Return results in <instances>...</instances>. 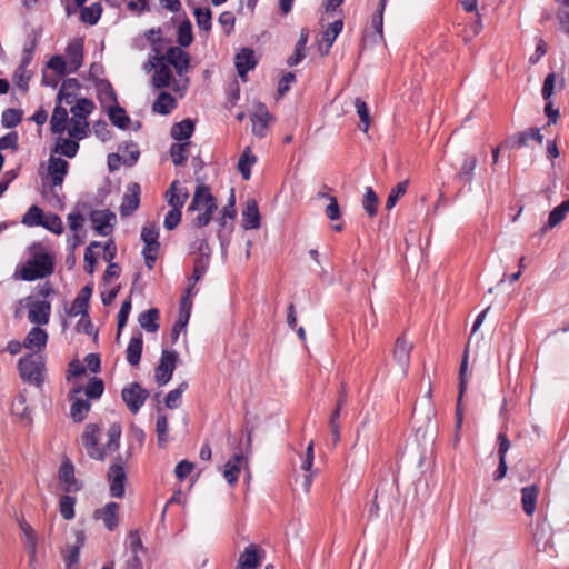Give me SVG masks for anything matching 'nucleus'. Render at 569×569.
Here are the masks:
<instances>
[{
  "label": "nucleus",
  "instance_id": "f257e3e1",
  "mask_svg": "<svg viewBox=\"0 0 569 569\" xmlns=\"http://www.w3.org/2000/svg\"><path fill=\"white\" fill-rule=\"evenodd\" d=\"M99 432L98 425L89 423L81 435L82 447L87 455L94 460H103L108 453H112L119 448L122 429L119 422H113L108 429V441L103 447L98 445Z\"/></svg>",
  "mask_w": 569,
  "mask_h": 569
},
{
  "label": "nucleus",
  "instance_id": "f03ea898",
  "mask_svg": "<svg viewBox=\"0 0 569 569\" xmlns=\"http://www.w3.org/2000/svg\"><path fill=\"white\" fill-rule=\"evenodd\" d=\"M19 376L36 387H41L44 381V359L42 356L30 353L18 361Z\"/></svg>",
  "mask_w": 569,
  "mask_h": 569
},
{
  "label": "nucleus",
  "instance_id": "7ed1b4c3",
  "mask_svg": "<svg viewBox=\"0 0 569 569\" xmlns=\"http://www.w3.org/2000/svg\"><path fill=\"white\" fill-rule=\"evenodd\" d=\"M53 271V260L47 252H38L29 259L20 270L21 279L26 281H33L37 279L46 278Z\"/></svg>",
  "mask_w": 569,
  "mask_h": 569
},
{
  "label": "nucleus",
  "instance_id": "20e7f679",
  "mask_svg": "<svg viewBox=\"0 0 569 569\" xmlns=\"http://www.w3.org/2000/svg\"><path fill=\"white\" fill-rule=\"evenodd\" d=\"M141 240L144 243L142 256L146 266L152 269L160 249L159 228L154 223H147L141 230Z\"/></svg>",
  "mask_w": 569,
  "mask_h": 569
},
{
  "label": "nucleus",
  "instance_id": "39448f33",
  "mask_svg": "<svg viewBox=\"0 0 569 569\" xmlns=\"http://www.w3.org/2000/svg\"><path fill=\"white\" fill-rule=\"evenodd\" d=\"M149 397V391L138 382L127 385L121 391V398L132 415L139 412Z\"/></svg>",
  "mask_w": 569,
  "mask_h": 569
},
{
  "label": "nucleus",
  "instance_id": "423d86ee",
  "mask_svg": "<svg viewBox=\"0 0 569 569\" xmlns=\"http://www.w3.org/2000/svg\"><path fill=\"white\" fill-rule=\"evenodd\" d=\"M178 355L172 350H162L159 365L154 370V378L159 386H166L172 378L177 366Z\"/></svg>",
  "mask_w": 569,
  "mask_h": 569
},
{
  "label": "nucleus",
  "instance_id": "0eeeda50",
  "mask_svg": "<svg viewBox=\"0 0 569 569\" xmlns=\"http://www.w3.org/2000/svg\"><path fill=\"white\" fill-rule=\"evenodd\" d=\"M110 493L114 498H122L126 491L127 473L121 465L114 463L108 471Z\"/></svg>",
  "mask_w": 569,
  "mask_h": 569
},
{
  "label": "nucleus",
  "instance_id": "6e6552de",
  "mask_svg": "<svg viewBox=\"0 0 569 569\" xmlns=\"http://www.w3.org/2000/svg\"><path fill=\"white\" fill-rule=\"evenodd\" d=\"M82 389L80 386L71 389L69 398L72 401L70 408V415L74 422H81L86 419L91 405L88 399H83L78 397L81 393Z\"/></svg>",
  "mask_w": 569,
  "mask_h": 569
},
{
  "label": "nucleus",
  "instance_id": "1a4fd4ad",
  "mask_svg": "<svg viewBox=\"0 0 569 569\" xmlns=\"http://www.w3.org/2000/svg\"><path fill=\"white\" fill-rule=\"evenodd\" d=\"M166 64H170L174 68L179 76L186 73L190 66L189 54L179 47H170L164 53Z\"/></svg>",
  "mask_w": 569,
  "mask_h": 569
},
{
  "label": "nucleus",
  "instance_id": "9d476101",
  "mask_svg": "<svg viewBox=\"0 0 569 569\" xmlns=\"http://www.w3.org/2000/svg\"><path fill=\"white\" fill-rule=\"evenodd\" d=\"M140 186L137 182L128 184L120 206L121 217H129L138 209L140 203Z\"/></svg>",
  "mask_w": 569,
  "mask_h": 569
},
{
  "label": "nucleus",
  "instance_id": "9b49d317",
  "mask_svg": "<svg viewBox=\"0 0 569 569\" xmlns=\"http://www.w3.org/2000/svg\"><path fill=\"white\" fill-rule=\"evenodd\" d=\"M84 542V531L77 530L74 543L67 546L66 549L62 550L63 561L67 569H76L80 559V550L83 548Z\"/></svg>",
  "mask_w": 569,
  "mask_h": 569
},
{
  "label": "nucleus",
  "instance_id": "f8f14e48",
  "mask_svg": "<svg viewBox=\"0 0 569 569\" xmlns=\"http://www.w3.org/2000/svg\"><path fill=\"white\" fill-rule=\"evenodd\" d=\"M250 119L252 133L259 138H263L267 134L268 126L271 120V114L267 107L263 103H258Z\"/></svg>",
  "mask_w": 569,
  "mask_h": 569
},
{
  "label": "nucleus",
  "instance_id": "ddd939ff",
  "mask_svg": "<svg viewBox=\"0 0 569 569\" xmlns=\"http://www.w3.org/2000/svg\"><path fill=\"white\" fill-rule=\"evenodd\" d=\"M93 518L102 520L106 528L113 531L119 525V505L117 502H108L104 507L94 510Z\"/></svg>",
  "mask_w": 569,
  "mask_h": 569
},
{
  "label": "nucleus",
  "instance_id": "4468645a",
  "mask_svg": "<svg viewBox=\"0 0 569 569\" xmlns=\"http://www.w3.org/2000/svg\"><path fill=\"white\" fill-rule=\"evenodd\" d=\"M51 306L46 300H38L29 305L28 319L31 323L47 325L50 318Z\"/></svg>",
  "mask_w": 569,
  "mask_h": 569
},
{
  "label": "nucleus",
  "instance_id": "2eb2a0df",
  "mask_svg": "<svg viewBox=\"0 0 569 569\" xmlns=\"http://www.w3.org/2000/svg\"><path fill=\"white\" fill-rule=\"evenodd\" d=\"M236 68L238 71L239 77L244 81L247 73L252 70L256 64L257 60L254 57V51L250 48H243L240 52L236 56Z\"/></svg>",
  "mask_w": 569,
  "mask_h": 569
},
{
  "label": "nucleus",
  "instance_id": "dca6fc26",
  "mask_svg": "<svg viewBox=\"0 0 569 569\" xmlns=\"http://www.w3.org/2000/svg\"><path fill=\"white\" fill-rule=\"evenodd\" d=\"M209 204L217 206L216 198L211 194L209 187L200 184L196 188L189 210L196 211L208 208Z\"/></svg>",
  "mask_w": 569,
  "mask_h": 569
},
{
  "label": "nucleus",
  "instance_id": "f3484780",
  "mask_svg": "<svg viewBox=\"0 0 569 569\" xmlns=\"http://www.w3.org/2000/svg\"><path fill=\"white\" fill-rule=\"evenodd\" d=\"M412 350V343L407 341L405 337H399L396 340L393 349V359L399 365L403 373L407 372V368L410 361V353Z\"/></svg>",
  "mask_w": 569,
  "mask_h": 569
},
{
  "label": "nucleus",
  "instance_id": "a211bd4d",
  "mask_svg": "<svg viewBox=\"0 0 569 569\" xmlns=\"http://www.w3.org/2000/svg\"><path fill=\"white\" fill-rule=\"evenodd\" d=\"M342 28L343 21L342 19H338L330 23L329 27L323 31L322 40L319 44V50L321 51L322 56L329 53L330 48L332 47L336 38L342 31Z\"/></svg>",
  "mask_w": 569,
  "mask_h": 569
},
{
  "label": "nucleus",
  "instance_id": "6ab92c4d",
  "mask_svg": "<svg viewBox=\"0 0 569 569\" xmlns=\"http://www.w3.org/2000/svg\"><path fill=\"white\" fill-rule=\"evenodd\" d=\"M189 197L188 190L176 180L166 192V198L171 208L182 209Z\"/></svg>",
  "mask_w": 569,
  "mask_h": 569
},
{
  "label": "nucleus",
  "instance_id": "aec40b11",
  "mask_svg": "<svg viewBox=\"0 0 569 569\" xmlns=\"http://www.w3.org/2000/svg\"><path fill=\"white\" fill-rule=\"evenodd\" d=\"M68 169L69 163L66 160L58 157H51L49 159L48 172L53 186H60L63 182Z\"/></svg>",
  "mask_w": 569,
  "mask_h": 569
},
{
  "label": "nucleus",
  "instance_id": "412c9836",
  "mask_svg": "<svg viewBox=\"0 0 569 569\" xmlns=\"http://www.w3.org/2000/svg\"><path fill=\"white\" fill-rule=\"evenodd\" d=\"M19 527L24 536V545L29 553L30 563L37 559V543L38 537L33 528L26 521H20Z\"/></svg>",
  "mask_w": 569,
  "mask_h": 569
},
{
  "label": "nucleus",
  "instance_id": "4be33fe9",
  "mask_svg": "<svg viewBox=\"0 0 569 569\" xmlns=\"http://www.w3.org/2000/svg\"><path fill=\"white\" fill-rule=\"evenodd\" d=\"M66 53L71 64L69 72L77 71L83 60V41L81 39H76L70 42L66 49Z\"/></svg>",
  "mask_w": 569,
  "mask_h": 569
},
{
  "label": "nucleus",
  "instance_id": "5701e85b",
  "mask_svg": "<svg viewBox=\"0 0 569 569\" xmlns=\"http://www.w3.org/2000/svg\"><path fill=\"white\" fill-rule=\"evenodd\" d=\"M242 227L244 229H258L260 227V213L254 200H249L242 212Z\"/></svg>",
  "mask_w": 569,
  "mask_h": 569
},
{
  "label": "nucleus",
  "instance_id": "b1692460",
  "mask_svg": "<svg viewBox=\"0 0 569 569\" xmlns=\"http://www.w3.org/2000/svg\"><path fill=\"white\" fill-rule=\"evenodd\" d=\"M142 346H143V338L142 333L138 332L137 335L132 336L127 350H126V358L127 361L131 366H137L140 362L141 353H142Z\"/></svg>",
  "mask_w": 569,
  "mask_h": 569
},
{
  "label": "nucleus",
  "instance_id": "393cba45",
  "mask_svg": "<svg viewBox=\"0 0 569 569\" xmlns=\"http://www.w3.org/2000/svg\"><path fill=\"white\" fill-rule=\"evenodd\" d=\"M47 341H48L47 331L39 327H33L28 332V335L23 341V347L27 349H31V350L41 349V348L46 347Z\"/></svg>",
  "mask_w": 569,
  "mask_h": 569
},
{
  "label": "nucleus",
  "instance_id": "a878e982",
  "mask_svg": "<svg viewBox=\"0 0 569 569\" xmlns=\"http://www.w3.org/2000/svg\"><path fill=\"white\" fill-rule=\"evenodd\" d=\"M260 562L259 549L256 545H249L240 555L239 569H256Z\"/></svg>",
  "mask_w": 569,
  "mask_h": 569
},
{
  "label": "nucleus",
  "instance_id": "bb28decb",
  "mask_svg": "<svg viewBox=\"0 0 569 569\" xmlns=\"http://www.w3.org/2000/svg\"><path fill=\"white\" fill-rule=\"evenodd\" d=\"M244 457L241 453H236L230 460L224 465L223 477L230 485H234L238 481L239 473L241 470V463Z\"/></svg>",
  "mask_w": 569,
  "mask_h": 569
},
{
  "label": "nucleus",
  "instance_id": "cd10ccee",
  "mask_svg": "<svg viewBox=\"0 0 569 569\" xmlns=\"http://www.w3.org/2000/svg\"><path fill=\"white\" fill-rule=\"evenodd\" d=\"M177 107V100L169 92L162 91L152 104V110L159 114H169Z\"/></svg>",
  "mask_w": 569,
  "mask_h": 569
},
{
  "label": "nucleus",
  "instance_id": "c85d7f7f",
  "mask_svg": "<svg viewBox=\"0 0 569 569\" xmlns=\"http://www.w3.org/2000/svg\"><path fill=\"white\" fill-rule=\"evenodd\" d=\"M114 218V213L108 210L93 211L91 213V221L93 223V228L101 236H107L109 233V231H107L106 229L110 226V221Z\"/></svg>",
  "mask_w": 569,
  "mask_h": 569
},
{
  "label": "nucleus",
  "instance_id": "c756f323",
  "mask_svg": "<svg viewBox=\"0 0 569 569\" xmlns=\"http://www.w3.org/2000/svg\"><path fill=\"white\" fill-rule=\"evenodd\" d=\"M538 498L537 486H527L521 489V505L527 516H532Z\"/></svg>",
  "mask_w": 569,
  "mask_h": 569
},
{
  "label": "nucleus",
  "instance_id": "7c9ffc66",
  "mask_svg": "<svg viewBox=\"0 0 569 569\" xmlns=\"http://www.w3.org/2000/svg\"><path fill=\"white\" fill-rule=\"evenodd\" d=\"M68 122V111L60 106H56L50 119V129L53 134L64 132Z\"/></svg>",
  "mask_w": 569,
  "mask_h": 569
},
{
  "label": "nucleus",
  "instance_id": "2f4dec72",
  "mask_svg": "<svg viewBox=\"0 0 569 569\" xmlns=\"http://www.w3.org/2000/svg\"><path fill=\"white\" fill-rule=\"evenodd\" d=\"M59 480L66 485L67 491H77L79 487L74 478V468L71 461H63L59 469Z\"/></svg>",
  "mask_w": 569,
  "mask_h": 569
},
{
  "label": "nucleus",
  "instance_id": "473e14b6",
  "mask_svg": "<svg viewBox=\"0 0 569 569\" xmlns=\"http://www.w3.org/2000/svg\"><path fill=\"white\" fill-rule=\"evenodd\" d=\"M478 159L473 154H468L465 157L459 172L457 173V179L470 183L473 180V172L477 168Z\"/></svg>",
  "mask_w": 569,
  "mask_h": 569
},
{
  "label": "nucleus",
  "instance_id": "72a5a7b5",
  "mask_svg": "<svg viewBox=\"0 0 569 569\" xmlns=\"http://www.w3.org/2000/svg\"><path fill=\"white\" fill-rule=\"evenodd\" d=\"M139 325L148 332L158 331L159 325V311L156 308H151L139 316Z\"/></svg>",
  "mask_w": 569,
  "mask_h": 569
},
{
  "label": "nucleus",
  "instance_id": "f704fd0d",
  "mask_svg": "<svg viewBox=\"0 0 569 569\" xmlns=\"http://www.w3.org/2000/svg\"><path fill=\"white\" fill-rule=\"evenodd\" d=\"M194 131V123L190 119H184L178 123H174L171 128V137L174 140L182 141L188 140Z\"/></svg>",
  "mask_w": 569,
  "mask_h": 569
},
{
  "label": "nucleus",
  "instance_id": "c9c22d12",
  "mask_svg": "<svg viewBox=\"0 0 569 569\" xmlns=\"http://www.w3.org/2000/svg\"><path fill=\"white\" fill-rule=\"evenodd\" d=\"M308 38H309V30L306 28L301 29L299 40L296 44L295 53L292 56H290L287 60V63L290 67L297 66L305 58V51H306Z\"/></svg>",
  "mask_w": 569,
  "mask_h": 569
},
{
  "label": "nucleus",
  "instance_id": "e433bc0d",
  "mask_svg": "<svg viewBox=\"0 0 569 569\" xmlns=\"http://www.w3.org/2000/svg\"><path fill=\"white\" fill-rule=\"evenodd\" d=\"M172 80V72L168 64L161 62L152 76V84L158 88H167Z\"/></svg>",
  "mask_w": 569,
  "mask_h": 569
},
{
  "label": "nucleus",
  "instance_id": "4c0bfd02",
  "mask_svg": "<svg viewBox=\"0 0 569 569\" xmlns=\"http://www.w3.org/2000/svg\"><path fill=\"white\" fill-rule=\"evenodd\" d=\"M257 161V157L253 156L250 151V148H247L239 161H238V170L241 173L243 180H249L251 177V166Z\"/></svg>",
  "mask_w": 569,
  "mask_h": 569
},
{
  "label": "nucleus",
  "instance_id": "58836bf2",
  "mask_svg": "<svg viewBox=\"0 0 569 569\" xmlns=\"http://www.w3.org/2000/svg\"><path fill=\"white\" fill-rule=\"evenodd\" d=\"M94 103L87 99L81 98L77 100L76 104L71 107V113L73 118L87 120V117L93 111Z\"/></svg>",
  "mask_w": 569,
  "mask_h": 569
},
{
  "label": "nucleus",
  "instance_id": "ea45409f",
  "mask_svg": "<svg viewBox=\"0 0 569 569\" xmlns=\"http://www.w3.org/2000/svg\"><path fill=\"white\" fill-rule=\"evenodd\" d=\"M101 13H102V7L98 2L92 3L89 7L82 6L81 11H80L81 21H83L84 23L91 24V26L96 24L99 21Z\"/></svg>",
  "mask_w": 569,
  "mask_h": 569
},
{
  "label": "nucleus",
  "instance_id": "a19ab883",
  "mask_svg": "<svg viewBox=\"0 0 569 569\" xmlns=\"http://www.w3.org/2000/svg\"><path fill=\"white\" fill-rule=\"evenodd\" d=\"M569 212V198L562 201L559 206L555 207L548 217V226L553 228L561 223L567 213Z\"/></svg>",
  "mask_w": 569,
  "mask_h": 569
},
{
  "label": "nucleus",
  "instance_id": "79ce46f5",
  "mask_svg": "<svg viewBox=\"0 0 569 569\" xmlns=\"http://www.w3.org/2000/svg\"><path fill=\"white\" fill-rule=\"evenodd\" d=\"M196 22L198 27L204 31L211 30L212 27V13L209 8L197 7L193 10Z\"/></svg>",
  "mask_w": 569,
  "mask_h": 569
},
{
  "label": "nucleus",
  "instance_id": "37998d69",
  "mask_svg": "<svg viewBox=\"0 0 569 569\" xmlns=\"http://www.w3.org/2000/svg\"><path fill=\"white\" fill-rule=\"evenodd\" d=\"M190 142L173 143L170 147L172 162L176 166H182L188 159V148Z\"/></svg>",
  "mask_w": 569,
  "mask_h": 569
},
{
  "label": "nucleus",
  "instance_id": "c03bdc74",
  "mask_svg": "<svg viewBox=\"0 0 569 569\" xmlns=\"http://www.w3.org/2000/svg\"><path fill=\"white\" fill-rule=\"evenodd\" d=\"M89 129V123L87 120L71 118L70 119V127H69V136L73 139H83L87 136Z\"/></svg>",
  "mask_w": 569,
  "mask_h": 569
},
{
  "label": "nucleus",
  "instance_id": "a18cd8bd",
  "mask_svg": "<svg viewBox=\"0 0 569 569\" xmlns=\"http://www.w3.org/2000/svg\"><path fill=\"white\" fill-rule=\"evenodd\" d=\"M355 108L360 118V122L362 124L361 130L366 133V132H368L370 123H371L369 108H368L367 103L361 98L355 99Z\"/></svg>",
  "mask_w": 569,
  "mask_h": 569
},
{
  "label": "nucleus",
  "instance_id": "49530a36",
  "mask_svg": "<svg viewBox=\"0 0 569 569\" xmlns=\"http://www.w3.org/2000/svg\"><path fill=\"white\" fill-rule=\"evenodd\" d=\"M79 150V143L74 140L60 138L54 148L56 152H60L61 154L73 158Z\"/></svg>",
  "mask_w": 569,
  "mask_h": 569
},
{
  "label": "nucleus",
  "instance_id": "de8ad7c7",
  "mask_svg": "<svg viewBox=\"0 0 569 569\" xmlns=\"http://www.w3.org/2000/svg\"><path fill=\"white\" fill-rule=\"evenodd\" d=\"M109 118L111 122L120 129H126L130 122L124 109L119 106L109 109Z\"/></svg>",
  "mask_w": 569,
  "mask_h": 569
},
{
  "label": "nucleus",
  "instance_id": "09e8293b",
  "mask_svg": "<svg viewBox=\"0 0 569 569\" xmlns=\"http://www.w3.org/2000/svg\"><path fill=\"white\" fill-rule=\"evenodd\" d=\"M22 120V111L13 108L6 109L1 116V124L4 128H14Z\"/></svg>",
  "mask_w": 569,
  "mask_h": 569
},
{
  "label": "nucleus",
  "instance_id": "8fccbe9b",
  "mask_svg": "<svg viewBox=\"0 0 569 569\" xmlns=\"http://www.w3.org/2000/svg\"><path fill=\"white\" fill-rule=\"evenodd\" d=\"M362 206L369 217L377 214L378 197L371 187L366 188Z\"/></svg>",
  "mask_w": 569,
  "mask_h": 569
},
{
  "label": "nucleus",
  "instance_id": "3c124183",
  "mask_svg": "<svg viewBox=\"0 0 569 569\" xmlns=\"http://www.w3.org/2000/svg\"><path fill=\"white\" fill-rule=\"evenodd\" d=\"M44 213L38 206H31L22 218V223L29 227L41 226Z\"/></svg>",
  "mask_w": 569,
  "mask_h": 569
},
{
  "label": "nucleus",
  "instance_id": "603ef678",
  "mask_svg": "<svg viewBox=\"0 0 569 569\" xmlns=\"http://www.w3.org/2000/svg\"><path fill=\"white\" fill-rule=\"evenodd\" d=\"M168 418L166 415H159L156 422V432L159 447L163 448L168 442Z\"/></svg>",
  "mask_w": 569,
  "mask_h": 569
},
{
  "label": "nucleus",
  "instance_id": "864d4df0",
  "mask_svg": "<svg viewBox=\"0 0 569 569\" xmlns=\"http://www.w3.org/2000/svg\"><path fill=\"white\" fill-rule=\"evenodd\" d=\"M319 197L329 200V203L325 209L327 218L331 221L340 219L341 211L337 198L328 193H319Z\"/></svg>",
  "mask_w": 569,
  "mask_h": 569
},
{
  "label": "nucleus",
  "instance_id": "5fc2aeb1",
  "mask_svg": "<svg viewBox=\"0 0 569 569\" xmlns=\"http://www.w3.org/2000/svg\"><path fill=\"white\" fill-rule=\"evenodd\" d=\"M76 498L71 496H62L59 500V511L66 520L74 518Z\"/></svg>",
  "mask_w": 569,
  "mask_h": 569
},
{
  "label": "nucleus",
  "instance_id": "6e6d98bb",
  "mask_svg": "<svg viewBox=\"0 0 569 569\" xmlns=\"http://www.w3.org/2000/svg\"><path fill=\"white\" fill-rule=\"evenodd\" d=\"M408 181H401L397 183L388 194L386 201V209L391 210L397 201L406 193Z\"/></svg>",
  "mask_w": 569,
  "mask_h": 569
},
{
  "label": "nucleus",
  "instance_id": "4d7b16f0",
  "mask_svg": "<svg viewBox=\"0 0 569 569\" xmlns=\"http://www.w3.org/2000/svg\"><path fill=\"white\" fill-rule=\"evenodd\" d=\"M178 42L181 47H188L193 40L192 26L189 20L181 22L178 27Z\"/></svg>",
  "mask_w": 569,
  "mask_h": 569
},
{
  "label": "nucleus",
  "instance_id": "13d9d810",
  "mask_svg": "<svg viewBox=\"0 0 569 569\" xmlns=\"http://www.w3.org/2000/svg\"><path fill=\"white\" fill-rule=\"evenodd\" d=\"M188 388L187 382H182L179 385L177 389H173L168 392L164 403L169 409H176L180 406L181 397L184 390Z\"/></svg>",
  "mask_w": 569,
  "mask_h": 569
},
{
  "label": "nucleus",
  "instance_id": "bf43d9fd",
  "mask_svg": "<svg viewBox=\"0 0 569 569\" xmlns=\"http://www.w3.org/2000/svg\"><path fill=\"white\" fill-rule=\"evenodd\" d=\"M41 227L56 234H61L63 231L62 220L56 213L44 214Z\"/></svg>",
  "mask_w": 569,
  "mask_h": 569
},
{
  "label": "nucleus",
  "instance_id": "052dcab7",
  "mask_svg": "<svg viewBox=\"0 0 569 569\" xmlns=\"http://www.w3.org/2000/svg\"><path fill=\"white\" fill-rule=\"evenodd\" d=\"M98 247H100V242L92 241L84 250V270L89 274H93L94 272L97 256L93 249Z\"/></svg>",
  "mask_w": 569,
  "mask_h": 569
},
{
  "label": "nucleus",
  "instance_id": "680f3d73",
  "mask_svg": "<svg viewBox=\"0 0 569 569\" xmlns=\"http://www.w3.org/2000/svg\"><path fill=\"white\" fill-rule=\"evenodd\" d=\"M104 390L103 381L99 378H92L84 388V395L90 399H98Z\"/></svg>",
  "mask_w": 569,
  "mask_h": 569
},
{
  "label": "nucleus",
  "instance_id": "e2e57ef3",
  "mask_svg": "<svg viewBox=\"0 0 569 569\" xmlns=\"http://www.w3.org/2000/svg\"><path fill=\"white\" fill-rule=\"evenodd\" d=\"M340 410H341V403H337V407L332 411L330 419H329V427L331 430L332 440H333L335 446L340 440V425H339Z\"/></svg>",
  "mask_w": 569,
  "mask_h": 569
},
{
  "label": "nucleus",
  "instance_id": "0e129e2a",
  "mask_svg": "<svg viewBox=\"0 0 569 569\" xmlns=\"http://www.w3.org/2000/svg\"><path fill=\"white\" fill-rule=\"evenodd\" d=\"M528 144V138L526 131H521L509 136L502 143L501 147L506 149L522 148Z\"/></svg>",
  "mask_w": 569,
  "mask_h": 569
},
{
  "label": "nucleus",
  "instance_id": "69168bd1",
  "mask_svg": "<svg viewBox=\"0 0 569 569\" xmlns=\"http://www.w3.org/2000/svg\"><path fill=\"white\" fill-rule=\"evenodd\" d=\"M31 76L28 73V70L23 67H18L13 73V83L23 92H27L29 88V81Z\"/></svg>",
  "mask_w": 569,
  "mask_h": 569
},
{
  "label": "nucleus",
  "instance_id": "338daca9",
  "mask_svg": "<svg viewBox=\"0 0 569 569\" xmlns=\"http://www.w3.org/2000/svg\"><path fill=\"white\" fill-rule=\"evenodd\" d=\"M210 259L204 257H197L194 259L193 263V271L191 278L194 279V281H199L203 274L207 272L208 266H209Z\"/></svg>",
  "mask_w": 569,
  "mask_h": 569
},
{
  "label": "nucleus",
  "instance_id": "774afa93",
  "mask_svg": "<svg viewBox=\"0 0 569 569\" xmlns=\"http://www.w3.org/2000/svg\"><path fill=\"white\" fill-rule=\"evenodd\" d=\"M181 217L182 213L180 209L171 208L164 217L163 227L167 230H173L180 223Z\"/></svg>",
  "mask_w": 569,
  "mask_h": 569
}]
</instances>
